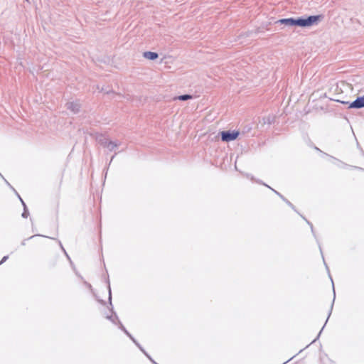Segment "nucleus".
<instances>
[{
    "label": "nucleus",
    "instance_id": "obj_1",
    "mask_svg": "<svg viewBox=\"0 0 364 364\" xmlns=\"http://www.w3.org/2000/svg\"><path fill=\"white\" fill-rule=\"evenodd\" d=\"M320 16H309L307 18H299V19H294V18H282L278 21V23L281 24H284L287 26H299L301 27H307L311 26L318 22L319 20Z\"/></svg>",
    "mask_w": 364,
    "mask_h": 364
},
{
    "label": "nucleus",
    "instance_id": "obj_2",
    "mask_svg": "<svg viewBox=\"0 0 364 364\" xmlns=\"http://www.w3.org/2000/svg\"><path fill=\"white\" fill-rule=\"evenodd\" d=\"M240 135V132L237 130L233 131H223L220 132L221 140L225 142H229L237 139Z\"/></svg>",
    "mask_w": 364,
    "mask_h": 364
},
{
    "label": "nucleus",
    "instance_id": "obj_3",
    "mask_svg": "<svg viewBox=\"0 0 364 364\" xmlns=\"http://www.w3.org/2000/svg\"><path fill=\"white\" fill-rule=\"evenodd\" d=\"M364 107V96L358 97L355 100L351 102L349 108H362Z\"/></svg>",
    "mask_w": 364,
    "mask_h": 364
},
{
    "label": "nucleus",
    "instance_id": "obj_4",
    "mask_svg": "<svg viewBox=\"0 0 364 364\" xmlns=\"http://www.w3.org/2000/svg\"><path fill=\"white\" fill-rule=\"evenodd\" d=\"M143 55L145 58L149 60H155L158 58V54L156 53L151 51L144 52Z\"/></svg>",
    "mask_w": 364,
    "mask_h": 364
},
{
    "label": "nucleus",
    "instance_id": "obj_5",
    "mask_svg": "<svg viewBox=\"0 0 364 364\" xmlns=\"http://www.w3.org/2000/svg\"><path fill=\"white\" fill-rule=\"evenodd\" d=\"M191 98H192V96L189 95H180L177 97V99L179 100H190Z\"/></svg>",
    "mask_w": 364,
    "mask_h": 364
},
{
    "label": "nucleus",
    "instance_id": "obj_6",
    "mask_svg": "<svg viewBox=\"0 0 364 364\" xmlns=\"http://www.w3.org/2000/svg\"><path fill=\"white\" fill-rule=\"evenodd\" d=\"M107 318L110 319L114 323H115L116 316L112 314L111 316H108Z\"/></svg>",
    "mask_w": 364,
    "mask_h": 364
},
{
    "label": "nucleus",
    "instance_id": "obj_7",
    "mask_svg": "<svg viewBox=\"0 0 364 364\" xmlns=\"http://www.w3.org/2000/svg\"><path fill=\"white\" fill-rule=\"evenodd\" d=\"M8 259V256H4L0 262V264L4 263Z\"/></svg>",
    "mask_w": 364,
    "mask_h": 364
}]
</instances>
